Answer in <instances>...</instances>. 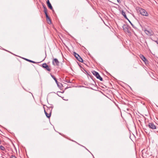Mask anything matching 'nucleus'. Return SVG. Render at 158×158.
Returning <instances> with one entry per match:
<instances>
[{"instance_id":"2eb2a0df","label":"nucleus","mask_w":158,"mask_h":158,"mask_svg":"<svg viewBox=\"0 0 158 158\" xmlns=\"http://www.w3.org/2000/svg\"><path fill=\"white\" fill-rule=\"evenodd\" d=\"M25 60L28 61H29V62H31V63H36V62L35 61H34L33 60H29L28 59H27V58H23Z\"/></svg>"},{"instance_id":"4468645a","label":"nucleus","mask_w":158,"mask_h":158,"mask_svg":"<svg viewBox=\"0 0 158 158\" xmlns=\"http://www.w3.org/2000/svg\"><path fill=\"white\" fill-rule=\"evenodd\" d=\"M139 56L141 59L144 61H146L147 60L145 57H144V56H143V55L140 54L139 55Z\"/></svg>"},{"instance_id":"1a4fd4ad","label":"nucleus","mask_w":158,"mask_h":158,"mask_svg":"<svg viewBox=\"0 0 158 158\" xmlns=\"http://www.w3.org/2000/svg\"><path fill=\"white\" fill-rule=\"evenodd\" d=\"M148 126L150 128L152 129H155L156 128L155 125L153 123H149Z\"/></svg>"},{"instance_id":"0eeeda50","label":"nucleus","mask_w":158,"mask_h":158,"mask_svg":"<svg viewBox=\"0 0 158 158\" xmlns=\"http://www.w3.org/2000/svg\"><path fill=\"white\" fill-rule=\"evenodd\" d=\"M52 64L55 66H58L59 64V62L58 60L56 58H55L53 59L52 61Z\"/></svg>"},{"instance_id":"a211bd4d","label":"nucleus","mask_w":158,"mask_h":158,"mask_svg":"<svg viewBox=\"0 0 158 158\" xmlns=\"http://www.w3.org/2000/svg\"><path fill=\"white\" fill-rule=\"evenodd\" d=\"M129 21V22H130V23H131V25H132V27H133V28H135V27L134 25L131 23V22L128 19V20Z\"/></svg>"},{"instance_id":"6ab92c4d","label":"nucleus","mask_w":158,"mask_h":158,"mask_svg":"<svg viewBox=\"0 0 158 158\" xmlns=\"http://www.w3.org/2000/svg\"><path fill=\"white\" fill-rule=\"evenodd\" d=\"M10 158H17L15 156L13 155H12L11 157Z\"/></svg>"},{"instance_id":"9b49d317","label":"nucleus","mask_w":158,"mask_h":158,"mask_svg":"<svg viewBox=\"0 0 158 158\" xmlns=\"http://www.w3.org/2000/svg\"><path fill=\"white\" fill-rule=\"evenodd\" d=\"M47 3L48 7L51 10L53 9V8L50 3L49 1H47Z\"/></svg>"},{"instance_id":"b1692460","label":"nucleus","mask_w":158,"mask_h":158,"mask_svg":"<svg viewBox=\"0 0 158 158\" xmlns=\"http://www.w3.org/2000/svg\"><path fill=\"white\" fill-rule=\"evenodd\" d=\"M1 143V141L0 140V144Z\"/></svg>"},{"instance_id":"9d476101","label":"nucleus","mask_w":158,"mask_h":158,"mask_svg":"<svg viewBox=\"0 0 158 158\" xmlns=\"http://www.w3.org/2000/svg\"><path fill=\"white\" fill-rule=\"evenodd\" d=\"M51 77L55 81V82H56V84H57L58 86V87H59L60 88V85L59 84L58 82L57 79L56 78V77L53 75H52V74H51Z\"/></svg>"},{"instance_id":"a878e982","label":"nucleus","mask_w":158,"mask_h":158,"mask_svg":"<svg viewBox=\"0 0 158 158\" xmlns=\"http://www.w3.org/2000/svg\"><path fill=\"white\" fill-rule=\"evenodd\" d=\"M63 92H61V93H63Z\"/></svg>"},{"instance_id":"412c9836","label":"nucleus","mask_w":158,"mask_h":158,"mask_svg":"<svg viewBox=\"0 0 158 158\" xmlns=\"http://www.w3.org/2000/svg\"><path fill=\"white\" fill-rule=\"evenodd\" d=\"M117 1V2H118V3H119V2H120V1Z\"/></svg>"},{"instance_id":"ddd939ff","label":"nucleus","mask_w":158,"mask_h":158,"mask_svg":"<svg viewBox=\"0 0 158 158\" xmlns=\"http://www.w3.org/2000/svg\"><path fill=\"white\" fill-rule=\"evenodd\" d=\"M122 14L123 15V16L124 18L125 19L128 20V19L127 18V16L126 15V13H125V11H124L123 10H122Z\"/></svg>"},{"instance_id":"423d86ee","label":"nucleus","mask_w":158,"mask_h":158,"mask_svg":"<svg viewBox=\"0 0 158 158\" xmlns=\"http://www.w3.org/2000/svg\"><path fill=\"white\" fill-rule=\"evenodd\" d=\"M144 32L148 36L152 35L154 34V32L151 30H145Z\"/></svg>"},{"instance_id":"7ed1b4c3","label":"nucleus","mask_w":158,"mask_h":158,"mask_svg":"<svg viewBox=\"0 0 158 158\" xmlns=\"http://www.w3.org/2000/svg\"><path fill=\"white\" fill-rule=\"evenodd\" d=\"M50 108H48L47 109V111L49 112V114H48L47 112H45V114L46 117L48 118H49L51 116L52 110L53 107L51 106L50 107Z\"/></svg>"},{"instance_id":"f03ea898","label":"nucleus","mask_w":158,"mask_h":158,"mask_svg":"<svg viewBox=\"0 0 158 158\" xmlns=\"http://www.w3.org/2000/svg\"><path fill=\"white\" fill-rule=\"evenodd\" d=\"M92 73L94 75L97 79H99L101 81H103L102 78L100 76L98 72L95 71H93L92 72Z\"/></svg>"},{"instance_id":"f8f14e48","label":"nucleus","mask_w":158,"mask_h":158,"mask_svg":"<svg viewBox=\"0 0 158 158\" xmlns=\"http://www.w3.org/2000/svg\"><path fill=\"white\" fill-rule=\"evenodd\" d=\"M44 12L46 15V18H48L49 17L47 14V9L46 7H44Z\"/></svg>"},{"instance_id":"39448f33","label":"nucleus","mask_w":158,"mask_h":158,"mask_svg":"<svg viewBox=\"0 0 158 158\" xmlns=\"http://www.w3.org/2000/svg\"><path fill=\"white\" fill-rule=\"evenodd\" d=\"M122 27L123 30L125 32H127L128 33H129V27L128 25L124 24L122 26Z\"/></svg>"},{"instance_id":"f257e3e1","label":"nucleus","mask_w":158,"mask_h":158,"mask_svg":"<svg viewBox=\"0 0 158 158\" xmlns=\"http://www.w3.org/2000/svg\"><path fill=\"white\" fill-rule=\"evenodd\" d=\"M136 10L137 12L140 14L141 15L146 16H148V13L144 9L141 8L137 7L136 8Z\"/></svg>"},{"instance_id":"aec40b11","label":"nucleus","mask_w":158,"mask_h":158,"mask_svg":"<svg viewBox=\"0 0 158 158\" xmlns=\"http://www.w3.org/2000/svg\"><path fill=\"white\" fill-rule=\"evenodd\" d=\"M154 42H156L158 44V41L157 40H154Z\"/></svg>"},{"instance_id":"20e7f679","label":"nucleus","mask_w":158,"mask_h":158,"mask_svg":"<svg viewBox=\"0 0 158 158\" xmlns=\"http://www.w3.org/2000/svg\"><path fill=\"white\" fill-rule=\"evenodd\" d=\"M73 54L75 57L79 61L82 63L83 62L82 59L78 54H77L75 52H74Z\"/></svg>"},{"instance_id":"dca6fc26","label":"nucleus","mask_w":158,"mask_h":158,"mask_svg":"<svg viewBox=\"0 0 158 158\" xmlns=\"http://www.w3.org/2000/svg\"><path fill=\"white\" fill-rule=\"evenodd\" d=\"M46 19L48 24H50L51 23V20L49 17L48 18H46Z\"/></svg>"},{"instance_id":"f3484780","label":"nucleus","mask_w":158,"mask_h":158,"mask_svg":"<svg viewBox=\"0 0 158 158\" xmlns=\"http://www.w3.org/2000/svg\"><path fill=\"white\" fill-rule=\"evenodd\" d=\"M0 148L2 150V151H5V148L2 145L0 146Z\"/></svg>"},{"instance_id":"5701e85b","label":"nucleus","mask_w":158,"mask_h":158,"mask_svg":"<svg viewBox=\"0 0 158 158\" xmlns=\"http://www.w3.org/2000/svg\"><path fill=\"white\" fill-rule=\"evenodd\" d=\"M44 112H47V111H46V110H45V109H44Z\"/></svg>"},{"instance_id":"393cba45","label":"nucleus","mask_w":158,"mask_h":158,"mask_svg":"<svg viewBox=\"0 0 158 158\" xmlns=\"http://www.w3.org/2000/svg\"><path fill=\"white\" fill-rule=\"evenodd\" d=\"M110 2H110V1H109Z\"/></svg>"},{"instance_id":"4be33fe9","label":"nucleus","mask_w":158,"mask_h":158,"mask_svg":"<svg viewBox=\"0 0 158 158\" xmlns=\"http://www.w3.org/2000/svg\"><path fill=\"white\" fill-rule=\"evenodd\" d=\"M58 92H58L57 93V94L59 96V95H58V94H57V93Z\"/></svg>"},{"instance_id":"6e6552de","label":"nucleus","mask_w":158,"mask_h":158,"mask_svg":"<svg viewBox=\"0 0 158 158\" xmlns=\"http://www.w3.org/2000/svg\"><path fill=\"white\" fill-rule=\"evenodd\" d=\"M42 67L48 71H51V69L49 68L48 66L46 63L43 64H42Z\"/></svg>"}]
</instances>
